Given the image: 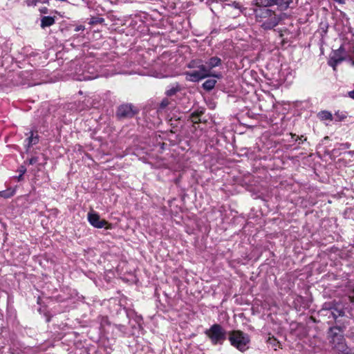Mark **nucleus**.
Instances as JSON below:
<instances>
[{
	"label": "nucleus",
	"instance_id": "nucleus-21",
	"mask_svg": "<svg viewBox=\"0 0 354 354\" xmlns=\"http://www.w3.org/2000/svg\"><path fill=\"white\" fill-rule=\"evenodd\" d=\"M115 327L122 333L125 334L127 333V328L124 325L122 324H115Z\"/></svg>",
	"mask_w": 354,
	"mask_h": 354
},
{
	"label": "nucleus",
	"instance_id": "nucleus-35",
	"mask_svg": "<svg viewBox=\"0 0 354 354\" xmlns=\"http://www.w3.org/2000/svg\"><path fill=\"white\" fill-rule=\"evenodd\" d=\"M22 176H21V174H19V177H18V180H20L21 179Z\"/></svg>",
	"mask_w": 354,
	"mask_h": 354
},
{
	"label": "nucleus",
	"instance_id": "nucleus-33",
	"mask_svg": "<svg viewBox=\"0 0 354 354\" xmlns=\"http://www.w3.org/2000/svg\"><path fill=\"white\" fill-rule=\"evenodd\" d=\"M334 329H338L339 330V328H330V332L333 333V330Z\"/></svg>",
	"mask_w": 354,
	"mask_h": 354
},
{
	"label": "nucleus",
	"instance_id": "nucleus-13",
	"mask_svg": "<svg viewBox=\"0 0 354 354\" xmlns=\"http://www.w3.org/2000/svg\"><path fill=\"white\" fill-rule=\"evenodd\" d=\"M172 104V101L168 98H164L159 104L157 111L161 113L165 111L166 109Z\"/></svg>",
	"mask_w": 354,
	"mask_h": 354
},
{
	"label": "nucleus",
	"instance_id": "nucleus-5",
	"mask_svg": "<svg viewBox=\"0 0 354 354\" xmlns=\"http://www.w3.org/2000/svg\"><path fill=\"white\" fill-rule=\"evenodd\" d=\"M205 334L209 339L213 345H222L227 339V333L225 329L218 324H214L205 331Z\"/></svg>",
	"mask_w": 354,
	"mask_h": 354
},
{
	"label": "nucleus",
	"instance_id": "nucleus-15",
	"mask_svg": "<svg viewBox=\"0 0 354 354\" xmlns=\"http://www.w3.org/2000/svg\"><path fill=\"white\" fill-rule=\"evenodd\" d=\"M317 116L321 120H330L331 121L333 119L332 113L328 111H320L318 113Z\"/></svg>",
	"mask_w": 354,
	"mask_h": 354
},
{
	"label": "nucleus",
	"instance_id": "nucleus-34",
	"mask_svg": "<svg viewBox=\"0 0 354 354\" xmlns=\"http://www.w3.org/2000/svg\"><path fill=\"white\" fill-rule=\"evenodd\" d=\"M349 154H351V155H353L354 154V151H351L348 152Z\"/></svg>",
	"mask_w": 354,
	"mask_h": 354
},
{
	"label": "nucleus",
	"instance_id": "nucleus-22",
	"mask_svg": "<svg viewBox=\"0 0 354 354\" xmlns=\"http://www.w3.org/2000/svg\"><path fill=\"white\" fill-rule=\"evenodd\" d=\"M293 0H278V1L281 2L282 6H284L287 8L289 5L292 2Z\"/></svg>",
	"mask_w": 354,
	"mask_h": 354
},
{
	"label": "nucleus",
	"instance_id": "nucleus-19",
	"mask_svg": "<svg viewBox=\"0 0 354 354\" xmlns=\"http://www.w3.org/2000/svg\"><path fill=\"white\" fill-rule=\"evenodd\" d=\"M13 195V192L8 191H1L0 192V196L8 198L11 197Z\"/></svg>",
	"mask_w": 354,
	"mask_h": 354
},
{
	"label": "nucleus",
	"instance_id": "nucleus-4",
	"mask_svg": "<svg viewBox=\"0 0 354 354\" xmlns=\"http://www.w3.org/2000/svg\"><path fill=\"white\" fill-rule=\"evenodd\" d=\"M228 339L231 345L241 352H244L249 348L250 337L248 334L241 330L229 332Z\"/></svg>",
	"mask_w": 354,
	"mask_h": 354
},
{
	"label": "nucleus",
	"instance_id": "nucleus-25",
	"mask_svg": "<svg viewBox=\"0 0 354 354\" xmlns=\"http://www.w3.org/2000/svg\"><path fill=\"white\" fill-rule=\"evenodd\" d=\"M47 2V0H34V5H37V3H45Z\"/></svg>",
	"mask_w": 354,
	"mask_h": 354
},
{
	"label": "nucleus",
	"instance_id": "nucleus-31",
	"mask_svg": "<svg viewBox=\"0 0 354 354\" xmlns=\"http://www.w3.org/2000/svg\"><path fill=\"white\" fill-rule=\"evenodd\" d=\"M348 95H349V96H350L351 98L354 99V91H350V92L348 93Z\"/></svg>",
	"mask_w": 354,
	"mask_h": 354
},
{
	"label": "nucleus",
	"instance_id": "nucleus-7",
	"mask_svg": "<svg viewBox=\"0 0 354 354\" xmlns=\"http://www.w3.org/2000/svg\"><path fill=\"white\" fill-rule=\"evenodd\" d=\"M136 114V111L131 104H122L117 111V116L120 118H131Z\"/></svg>",
	"mask_w": 354,
	"mask_h": 354
},
{
	"label": "nucleus",
	"instance_id": "nucleus-20",
	"mask_svg": "<svg viewBox=\"0 0 354 354\" xmlns=\"http://www.w3.org/2000/svg\"><path fill=\"white\" fill-rule=\"evenodd\" d=\"M104 21V19L101 17H92L90 21L91 24H102Z\"/></svg>",
	"mask_w": 354,
	"mask_h": 354
},
{
	"label": "nucleus",
	"instance_id": "nucleus-9",
	"mask_svg": "<svg viewBox=\"0 0 354 354\" xmlns=\"http://www.w3.org/2000/svg\"><path fill=\"white\" fill-rule=\"evenodd\" d=\"M347 56V53L345 51L344 46L342 45L337 50L334 52L333 57L332 59L334 60L336 64L340 63Z\"/></svg>",
	"mask_w": 354,
	"mask_h": 354
},
{
	"label": "nucleus",
	"instance_id": "nucleus-36",
	"mask_svg": "<svg viewBox=\"0 0 354 354\" xmlns=\"http://www.w3.org/2000/svg\"><path fill=\"white\" fill-rule=\"evenodd\" d=\"M294 136H296V134H294V135L292 134V137L293 138Z\"/></svg>",
	"mask_w": 354,
	"mask_h": 354
},
{
	"label": "nucleus",
	"instance_id": "nucleus-2",
	"mask_svg": "<svg viewBox=\"0 0 354 354\" xmlns=\"http://www.w3.org/2000/svg\"><path fill=\"white\" fill-rule=\"evenodd\" d=\"M113 73H107L98 65L93 58H86L79 68L75 69L74 78L78 81L91 80L99 77H109Z\"/></svg>",
	"mask_w": 354,
	"mask_h": 354
},
{
	"label": "nucleus",
	"instance_id": "nucleus-10",
	"mask_svg": "<svg viewBox=\"0 0 354 354\" xmlns=\"http://www.w3.org/2000/svg\"><path fill=\"white\" fill-rule=\"evenodd\" d=\"M331 342L337 349H343L344 348V337L340 334L333 333L331 337Z\"/></svg>",
	"mask_w": 354,
	"mask_h": 354
},
{
	"label": "nucleus",
	"instance_id": "nucleus-28",
	"mask_svg": "<svg viewBox=\"0 0 354 354\" xmlns=\"http://www.w3.org/2000/svg\"><path fill=\"white\" fill-rule=\"evenodd\" d=\"M105 323H108L107 318L106 317H102L101 325L104 326V324Z\"/></svg>",
	"mask_w": 354,
	"mask_h": 354
},
{
	"label": "nucleus",
	"instance_id": "nucleus-6",
	"mask_svg": "<svg viewBox=\"0 0 354 354\" xmlns=\"http://www.w3.org/2000/svg\"><path fill=\"white\" fill-rule=\"evenodd\" d=\"M252 5L255 6L253 9L255 15H257V11L259 10H270L269 7L274 5L282 6L281 2L278 1V0H254Z\"/></svg>",
	"mask_w": 354,
	"mask_h": 354
},
{
	"label": "nucleus",
	"instance_id": "nucleus-29",
	"mask_svg": "<svg viewBox=\"0 0 354 354\" xmlns=\"http://www.w3.org/2000/svg\"><path fill=\"white\" fill-rule=\"evenodd\" d=\"M26 3H27V5H28V6H35V5H34V0H28V1H26Z\"/></svg>",
	"mask_w": 354,
	"mask_h": 354
},
{
	"label": "nucleus",
	"instance_id": "nucleus-8",
	"mask_svg": "<svg viewBox=\"0 0 354 354\" xmlns=\"http://www.w3.org/2000/svg\"><path fill=\"white\" fill-rule=\"evenodd\" d=\"M88 221L92 226L99 229L105 227L107 224L105 220H101L99 214L94 212L88 213Z\"/></svg>",
	"mask_w": 354,
	"mask_h": 354
},
{
	"label": "nucleus",
	"instance_id": "nucleus-1",
	"mask_svg": "<svg viewBox=\"0 0 354 354\" xmlns=\"http://www.w3.org/2000/svg\"><path fill=\"white\" fill-rule=\"evenodd\" d=\"M221 59L216 56L210 57L205 62V64H203L201 59L192 60L188 64V67L190 68H196L198 70L185 72V78L187 81L192 82H197L211 76L219 79L221 77V75L220 73L212 74V69L221 66Z\"/></svg>",
	"mask_w": 354,
	"mask_h": 354
},
{
	"label": "nucleus",
	"instance_id": "nucleus-12",
	"mask_svg": "<svg viewBox=\"0 0 354 354\" xmlns=\"http://www.w3.org/2000/svg\"><path fill=\"white\" fill-rule=\"evenodd\" d=\"M55 22V18L50 16L43 17L41 19V27L45 28L53 25Z\"/></svg>",
	"mask_w": 354,
	"mask_h": 354
},
{
	"label": "nucleus",
	"instance_id": "nucleus-27",
	"mask_svg": "<svg viewBox=\"0 0 354 354\" xmlns=\"http://www.w3.org/2000/svg\"><path fill=\"white\" fill-rule=\"evenodd\" d=\"M232 6H233V7H234L235 8H238V9H239V8H240V4H239V3H238V2L234 1V2L232 3Z\"/></svg>",
	"mask_w": 354,
	"mask_h": 354
},
{
	"label": "nucleus",
	"instance_id": "nucleus-18",
	"mask_svg": "<svg viewBox=\"0 0 354 354\" xmlns=\"http://www.w3.org/2000/svg\"><path fill=\"white\" fill-rule=\"evenodd\" d=\"M329 313L334 319H337L339 317L344 315V312L342 309L331 308Z\"/></svg>",
	"mask_w": 354,
	"mask_h": 354
},
{
	"label": "nucleus",
	"instance_id": "nucleus-11",
	"mask_svg": "<svg viewBox=\"0 0 354 354\" xmlns=\"http://www.w3.org/2000/svg\"><path fill=\"white\" fill-rule=\"evenodd\" d=\"M27 142L26 147L28 149L30 148L32 146L36 145L39 142V136L36 133H35L32 131L30 132V136L26 140Z\"/></svg>",
	"mask_w": 354,
	"mask_h": 354
},
{
	"label": "nucleus",
	"instance_id": "nucleus-14",
	"mask_svg": "<svg viewBox=\"0 0 354 354\" xmlns=\"http://www.w3.org/2000/svg\"><path fill=\"white\" fill-rule=\"evenodd\" d=\"M216 84V80L214 79L207 80L203 84V88L206 91H211L213 89Z\"/></svg>",
	"mask_w": 354,
	"mask_h": 354
},
{
	"label": "nucleus",
	"instance_id": "nucleus-23",
	"mask_svg": "<svg viewBox=\"0 0 354 354\" xmlns=\"http://www.w3.org/2000/svg\"><path fill=\"white\" fill-rule=\"evenodd\" d=\"M39 158L37 157H32L28 160L29 165H34L38 162Z\"/></svg>",
	"mask_w": 354,
	"mask_h": 354
},
{
	"label": "nucleus",
	"instance_id": "nucleus-26",
	"mask_svg": "<svg viewBox=\"0 0 354 354\" xmlns=\"http://www.w3.org/2000/svg\"><path fill=\"white\" fill-rule=\"evenodd\" d=\"M342 146L343 147L344 149H348L351 147V144L348 142H346V143L342 144Z\"/></svg>",
	"mask_w": 354,
	"mask_h": 354
},
{
	"label": "nucleus",
	"instance_id": "nucleus-16",
	"mask_svg": "<svg viewBox=\"0 0 354 354\" xmlns=\"http://www.w3.org/2000/svg\"><path fill=\"white\" fill-rule=\"evenodd\" d=\"M179 90L180 87L178 84L172 85L168 87L165 91V94L167 96L171 97L174 95Z\"/></svg>",
	"mask_w": 354,
	"mask_h": 354
},
{
	"label": "nucleus",
	"instance_id": "nucleus-24",
	"mask_svg": "<svg viewBox=\"0 0 354 354\" xmlns=\"http://www.w3.org/2000/svg\"><path fill=\"white\" fill-rule=\"evenodd\" d=\"M141 321H142V317L136 315L135 317V322L136 324H138V326L139 327L140 326Z\"/></svg>",
	"mask_w": 354,
	"mask_h": 354
},
{
	"label": "nucleus",
	"instance_id": "nucleus-17",
	"mask_svg": "<svg viewBox=\"0 0 354 354\" xmlns=\"http://www.w3.org/2000/svg\"><path fill=\"white\" fill-rule=\"evenodd\" d=\"M348 116V113L346 111H337L335 113V120L337 122H341L344 120Z\"/></svg>",
	"mask_w": 354,
	"mask_h": 354
},
{
	"label": "nucleus",
	"instance_id": "nucleus-30",
	"mask_svg": "<svg viewBox=\"0 0 354 354\" xmlns=\"http://www.w3.org/2000/svg\"><path fill=\"white\" fill-rule=\"evenodd\" d=\"M26 171V169L23 167L20 169L19 172L21 174V176H22L25 174Z\"/></svg>",
	"mask_w": 354,
	"mask_h": 354
},
{
	"label": "nucleus",
	"instance_id": "nucleus-3",
	"mask_svg": "<svg viewBox=\"0 0 354 354\" xmlns=\"http://www.w3.org/2000/svg\"><path fill=\"white\" fill-rule=\"evenodd\" d=\"M255 17L257 20L261 23V26L265 30L272 29L281 20V17L272 10H259Z\"/></svg>",
	"mask_w": 354,
	"mask_h": 354
},
{
	"label": "nucleus",
	"instance_id": "nucleus-32",
	"mask_svg": "<svg viewBox=\"0 0 354 354\" xmlns=\"http://www.w3.org/2000/svg\"><path fill=\"white\" fill-rule=\"evenodd\" d=\"M47 10H48V9L46 8H44V9L41 10V12H43V13H46Z\"/></svg>",
	"mask_w": 354,
	"mask_h": 354
}]
</instances>
